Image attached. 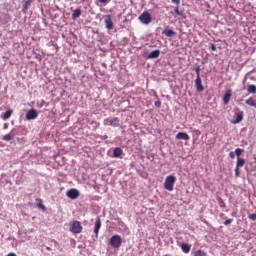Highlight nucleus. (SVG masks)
<instances>
[{"mask_svg": "<svg viewBox=\"0 0 256 256\" xmlns=\"http://www.w3.org/2000/svg\"><path fill=\"white\" fill-rule=\"evenodd\" d=\"M177 181V178L175 175L167 176L164 182V188L166 191H173V187H175V182Z\"/></svg>", "mask_w": 256, "mask_h": 256, "instance_id": "f257e3e1", "label": "nucleus"}, {"mask_svg": "<svg viewBox=\"0 0 256 256\" xmlns=\"http://www.w3.org/2000/svg\"><path fill=\"white\" fill-rule=\"evenodd\" d=\"M121 243H123V238H121L120 235H113L110 238L109 244L111 245V247H113V249H119V247H121Z\"/></svg>", "mask_w": 256, "mask_h": 256, "instance_id": "f03ea898", "label": "nucleus"}, {"mask_svg": "<svg viewBox=\"0 0 256 256\" xmlns=\"http://www.w3.org/2000/svg\"><path fill=\"white\" fill-rule=\"evenodd\" d=\"M138 21L142 23V25H149L151 21H153V18L151 17V14L149 12H143L139 17Z\"/></svg>", "mask_w": 256, "mask_h": 256, "instance_id": "7ed1b4c3", "label": "nucleus"}, {"mask_svg": "<svg viewBox=\"0 0 256 256\" xmlns=\"http://www.w3.org/2000/svg\"><path fill=\"white\" fill-rule=\"evenodd\" d=\"M71 233L79 234L81 231H83V226H81V222L79 221H73L70 226Z\"/></svg>", "mask_w": 256, "mask_h": 256, "instance_id": "20e7f679", "label": "nucleus"}, {"mask_svg": "<svg viewBox=\"0 0 256 256\" xmlns=\"http://www.w3.org/2000/svg\"><path fill=\"white\" fill-rule=\"evenodd\" d=\"M37 117H39V112H37V110H35V109H30L26 113L27 121H33V120L37 119Z\"/></svg>", "mask_w": 256, "mask_h": 256, "instance_id": "39448f33", "label": "nucleus"}, {"mask_svg": "<svg viewBox=\"0 0 256 256\" xmlns=\"http://www.w3.org/2000/svg\"><path fill=\"white\" fill-rule=\"evenodd\" d=\"M104 23L108 31H113L114 25H113V20L111 19V15H106L104 17Z\"/></svg>", "mask_w": 256, "mask_h": 256, "instance_id": "423d86ee", "label": "nucleus"}, {"mask_svg": "<svg viewBox=\"0 0 256 256\" xmlns=\"http://www.w3.org/2000/svg\"><path fill=\"white\" fill-rule=\"evenodd\" d=\"M107 123H109V125L111 126V127H119V125H120V120H119V118H117V117H114V118H112V119H106V120H104V125H107Z\"/></svg>", "mask_w": 256, "mask_h": 256, "instance_id": "0eeeda50", "label": "nucleus"}, {"mask_svg": "<svg viewBox=\"0 0 256 256\" xmlns=\"http://www.w3.org/2000/svg\"><path fill=\"white\" fill-rule=\"evenodd\" d=\"M66 195L69 199H77L79 197V190L72 188L67 191Z\"/></svg>", "mask_w": 256, "mask_h": 256, "instance_id": "6e6552de", "label": "nucleus"}, {"mask_svg": "<svg viewBox=\"0 0 256 256\" xmlns=\"http://www.w3.org/2000/svg\"><path fill=\"white\" fill-rule=\"evenodd\" d=\"M232 96H233L232 90L231 89L226 90L225 94L223 95L224 105H229V101L231 100Z\"/></svg>", "mask_w": 256, "mask_h": 256, "instance_id": "1a4fd4ad", "label": "nucleus"}, {"mask_svg": "<svg viewBox=\"0 0 256 256\" xmlns=\"http://www.w3.org/2000/svg\"><path fill=\"white\" fill-rule=\"evenodd\" d=\"M101 229V218L97 217L94 226V233L96 239H99V230Z\"/></svg>", "mask_w": 256, "mask_h": 256, "instance_id": "9d476101", "label": "nucleus"}, {"mask_svg": "<svg viewBox=\"0 0 256 256\" xmlns=\"http://www.w3.org/2000/svg\"><path fill=\"white\" fill-rule=\"evenodd\" d=\"M243 121V111L236 112L234 114V120L232 121L233 125H237V123H241Z\"/></svg>", "mask_w": 256, "mask_h": 256, "instance_id": "9b49d317", "label": "nucleus"}, {"mask_svg": "<svg viewBox=\"0 0 256 256\" xmlns=\"http://www.w3.org/2000/svg\"><path fill=\"white\" fill-rule=\"evenodd\" d=\"M196 90L201 93L202 91H205V88L203 87L201 76L196 77L195 80Z\"/></svg>", "mask_w": 256, "mask_h": 256, "instance_id": "f8f14e48", "label": "nucleus"}, {"mask_svg": "<svg viewBox=\"0 0 256 256\" xmlns=\"http://www.w3.org/2000/svg\"><path fill=\"white\" fill-rule=\"evenodd\" d=\"M176 139L182 140V141H189V134L185 132H179L176 135Z\"/></svg>", "mask_w": 256, "mask_h": 256, "instance_id": "ddd939ff", "label": "nucleus"}, {"mask_svg": "<svg viewBox=\"0 0 256 256\" xmlns=\"http://www.w3.org/2000/svg\"><path fill=\"white\" fill-rule=\"evenodd\" d=\"M123 155V149L120 147H116L113 150V157L121 159V156Z\"/></svg>", "mask_w": 256, "mask_h": 256, "instance_id": "4468645a", "label": "nucleus"}, {"mask_svg": "<svg viewBox=\"0 0 256 256\" xmlns=\"http://www.w3.org/2000/svg\"><path fill=\"white\" fill-rule=\"evenodd\" d=\"M14 137H15V129L10 131V133L4 135L2 139L3 141H11L12 139H14Z\"/></svg>", "mask_w": 256, "mask_h": 256, "instance_id": "2eb2a0df", "label": "nucleus"}, {"mask_svg": "<svg viewBox=\"0 0 256 256\" xmlns=\"http://www.w3.org/2000/svg\"><path fill=\"white\" fill-rule=\"evenodd\" d=\"M159 55H161V51L154 50L147 56V59H158Z\"/></svg>", "mask_w": 256, "mask_h": 256, "instance_id": "dca6fc26", "label": "nucleus"}, {"mask_svg": "<svg viewBox=\"0 0 256 256\" xmlns=\"http://www.w3.org/2000/svg\"><path fill=\"white\" fill-rule=\"evenodd\" d=\"M162 34L166 35V37H173L174 35H177V32L166 28L163 30Z\"/></svg>", "mask_w": 256, "mask_h": 256, "instance_id": "f3484780", "label": "nucleus"}, {"mask_svg": "<svg viewBox=\"0 0 256 256\" xmlns=\"http://www.w3.org/2000/svg\"><path fill=\"white\" fill-rule=\"evenodd\" d=\"M36 202H37L36 207H38V209H42V211H47V208L43 204V200H41V198H37Z\"/></svg>", "mask_w": 256, "mask_h": 256, "instance_id": "a211bd4d", "label": "nucleus"}, {"mask_svg": "<svg viewBox=\"0 0 256 256\" xmlns=\"http://www.w3.org/2000/svg\"><path fill=\"white\" fill-rule=\"evenodd\" d=\"M181 250L183 251V253H189L191 251V245H189L188 243H182Z\"/></svg>", "mask_w": 256, "mask_h": 256, "instance_id": "6ab92c4d", "label": "nucleus"}, {"mask_svg": "<svg viewBox=\"0 0 256 256\" xmlns=\"http://www.w3.org/2000/svg\"><path fill=\"white\" fill-rule=\"evenodd\" d=\"M81 17V9H75L72 13V19L75 21L76 19H79Z\"/></svg>", "mask_w": 256, "mask_h": 256, "instance_id": "aec40b11", "label": "nucleus"}, {"mask_svg": "<svg viewBox=\"0 0 256 256\" xmlns=\"http://www.w3.org/2000/svg\"><path fill=\"white\" fill-rule=\"evenodd\" d=\"M11 115H13V110H7L1 117L4 121H7L11 118Z\"/></svg>", "mask_w": 256, "mask_h": 256, "instance_id": "412c9836", "label": "nucleus"}, {"mask_svg": "<svg viewBox=\"0 0 256 256\" xmlns=\"http://www.w3.org/2000/svg\"><path fill=\"white\" fill-rule=\"evenodd\" d=\"M246 105H249V107H255L256 108V101L253 99V97H250L246 100Z\"/></svg>", "mask_w": 256, "mask_h": 256, "instance_id": "4be33fe9", "label": "nucleus"}, {"mask_svg": "<svg viewBox=\"0 0 256 256\" xmlns=\"http://www.w3.org/2000/svg\"><path fill=\"white\" fill-rule=\"evenodd\" d=\"M245 165V159L238 157L237 158V163H236V167L241 168Z\"/></svg>", "mask_w": 256, "mask_h": 256, "instance_id": "5701e85b", "label": "nucleus"}, {"mask_svg": "<svg viewBox=\"0 0 256 256\" xmlns=\"http://www.w3.org/2000/svg\"><path fill=\"white\" fill-rule=\"evenodd\" d=\"M45 105L47 106V102L45 100H39L36 103V107H38V109H43V107H45Z\"/></svg>", "mask_w": 256, "mask_h": 256, "instance_id": "b1692460", "label": "nucleus"}, {"mask_svg": "<svg viewBox=\"0 0 256 256\" xmlns=\"http://www.w3.org/2000/svg\"><path fill=\"white\" fill-rule=\"evenodd\" d=\"M194 256H207V252L199 249V250L194 252Z\"/></svg>", "mask_w": 256, "mask_h": 256, "instance_id": "393cba45", "label": "nucleus"}, {"mask_svg": "<svg viewBox=\"0 0 256 256\" xmlns=\"http://www.w3.org/2000/svg\"><path fill=\"white\" fill-rule=\"evenodd\" d=\"M248 93L255 94L256 93V86L255 84H251L248 86Z\"/></svg>", "mask_w": 256, "mask_h": 256, "instance_id": "a878e982", "label": "nucleus"}, {"mask_svg": "<svg viewBox=\"0 0 256 256\" xmlns=\"http://www.w3.org/2000/svg\"><path fill=\"white\" fill-rule=\"evenodd\" d=\"M195 71H196V77H201V66L200 65L195 66Z\"/></svg>", "mask_w": 256, "mask_h": 256, "instance_id": "bb28decb", "label": "nucleus"}, {"mask_svg": "<svg viewBox=\"0 0 256 256\" xmlns=\"http://www.w3.org/2000/svg\"><path fill=\"white\" fill-rule=\"evenodd\" d=\"M234 153L236 154L237 159H239V157H241V153H243V149L236 148Z\"/></svg>", "mask_w": 256, "mask_h": 256, "instance_id": "cd10ccee", "label": "nucleus"}, {"mask_svg": "<svg viewBox=\"0 0 256 256\" xmlns=\"http://www.w3.org/2000/svg\"><path fill=\"white\" fill-rule=\"evenodd\" d=\"M29 7H31V2H29V1L25 2V4L23 5V11H27V9H29Z\"/></svg>", "mask_w": 256, "mask_h": 256, "instance_id": "c85d7f7f", "label": "nucleus"}, {"mask_svg": "<svg viewBox=\"0 0 256 256\" xmlns=\"http://www.w3.org/2000/svg\"><path fill=\"white\" fill-rule=\"evenodd\" d=\"M248 219H250V221H256V213L249 214Z\"/></svg>", "mask_w": 256, "mask_h": 256, "instance_id": "c756f323", "label": "nucleus"}, {"mask_svg": "<svg viewBox=\"0 0 256 256\" xmlns=\"http://www.w3.org/2000/svg\"><path fill=\"white\" fill-rule=\"evenodd\" d=\"M241 175V172L239 171V167H235V177H239Z\"/></svg>", "mask_w": 256, "mask_h": 256, "instance_id": "7c9ffc66", "label": "nucleus"}, {"mask_svg": "<svg viewBox=\"0 0 256 256\" xmlns=\"http://www.w3.org/2000/svg\"><path fill=\"white\" fill-rule=\"evenodd\" d=\"M233 223V219H227L224 221V225H231Z\"/></svg>", "mask_w": 256, "mask_h": 256, "instance_id": "2f4dec72", "label": "nucleus"}, {"mask_svg": "<svg viewBox=\"0 0 256 256\" xmlns=\"http://www.w3.org/2000/svg\"><path fill=\"white\" fill-rule=\"evenodd\" d=\"M175 13H177L179 16H183V12L179 11V7L175 8Z\"/></svg>", "mask_w": 256, "mask_h": 256, "instance_id": "473e14b6", "label": "nucleus"}, {"mask_svg": "<svg viewBox=\"0 0 256 256\" xmlns=\"http://www.w3.org/2000/svg\"><path fill=\"white\" fill-rule=\"evenodd\" d=\"M155 107H161V100L155 101L154 103Z\"/></svg>", "mask_w": 256, "mask_h": 256, "instance_id": "72a5a7b5", "label": "nucleus"}, {"mask_svg": "<svg viewBox=\"0 0 256 256\" xmlns=\"http://www.w3.org/2000/svg\"><path fill=\"white\" fill-rule=\"evenodd\" d=\"M235 152H233V151H231L230 153H229V157H230V159H235Z\"/></svg>", "mask_w": 256, "mask_h": 256, "instance_id": "f704fd0d", "label": "nucleus"}, {"mask_svg": "<svg viewBox=\"0 0 256 256\" xmlns=\"http://www.w3.org/2000/svg\"><path fill=\"white\" fill-rule=\"evenodd\" d=\"M172 3H174L175 5H180L181 4V0H171Z\"/></svg>", "mask_w": 256, "mask_h": 256, "instance_id": "c9c22d12", "label": "nucleus"}, {"mask_svg": "<svg viewBox=\"0 0 256 256\" xmlns=\"http://www.w3.org/2000/svg\"><path fill=\"white\" fill-rule=\"evenodd\" d=\"M212 51H217V46L215 44H211Z\"/></svg>", "mask_w": 256, "mask_h": 256, "instance_id": "e433bc0d", "label": "nucleus"}, {"mask_svg": "<svg viewBox=\"0 0 256 256\" xmlns=\"http://www.w3.org/2000/svg\"><path fill=\"white\" fill-rule=\"evenodd\" d=\"M219 205H220V207H225V202L223 200H221Z\"/></svg>", "mask_w": 256, "mask_h": 256, "instance_id": "4c0bfd02", "label": "nucleus"}, {"mask_svg": "<svg viewBox=\"0 0 256 256\" xmlns=\"http://www.w3.org/2000/svg\"><path fill=\"white\" fill-rule=\"evenodd\" d=\"M101 139H109L107 135L101 136Z\"/></svg>", "mask_w": 256, "mask_h": 256, "instance_id": "58836bf2", "label": "nucleus"}, {"mask_svg": "<svg viewBox=\"0 0 256 256\" xmlns=\"http://www.w3.org/2000/svg\"><path fill=\"white\" fill-rule=\"evenodd\" d=\"M7 256H17V254H15V253H9Z\"/></svg>", "mask_w": 256, "mask_h": 256, "instance_id": "ea45409f", "label": "nucleus"}, {"mask_svg": "<svg viewBox=\"0 0 256 256\" xmlns=\"http://www.w3.org/2000/svg\"><path fill=\"white\" fill-rule=\"evenodd\" d=\"M99 3H107V0H98Z\"/></svg>", "mask_w": 256, "mask_h": 256, "instance_id": "a19ab883", "label": "nucleus"}, {"mask_svg": "<svg viewBox=\"0 0 256 256\" xmlns=\"http://www.w3.org/2000/svg\"><path fill=\"white\" fill-rule=\"evenodd\" d=\"M121 227H125V223L120 222Z\"/></svg>", "mask_w": 256, "mask_h": 256, "instance_id": "79ce46f5", "label": "nucleus"}, {"mask_svg": "<svg viewBox=\"0 0 256 256\" xmlns=\"http://www.w3.org/2000/svg\"><path fill=\"white\" fill-rule=\"evenodd\" d=\"M46 250H47V251H51V247L47 246V247H46Z\"/></svg>", "mask_w": 256, "mask_h": 256, "instance_id": "37998d69", "label": "nucleus"}, {"mask_svg": "<svg viewBox=\"0 0 256 256\" xmlns=\"http://www.w3.org/2000/svg\"><path fill=\"white\" fill-rule=\"evenodd\" d=\"M7 127H9L8 124H4V129H7Z\"/></svg>", "mask_w": 256, "mask_h": 256, "instance_id": "c03bdc74", "label": "nucleus"}]
</instances>
